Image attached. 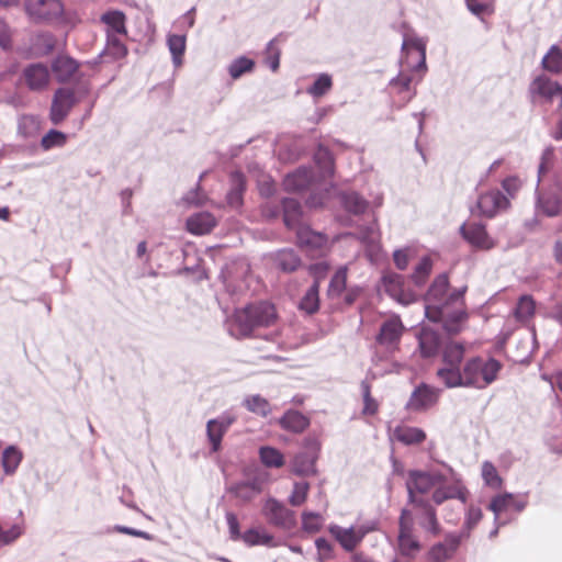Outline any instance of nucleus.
Returning a JSON list of instances; mask_svg holds the SVG:
<instances>
[{"instance_id": "nucleus-21", "label": "nucleus", "mask_w": 562, "mask_h": 562, "mask_svg": "<svg viewBox=\"0 0 562 562\" xmlns=\"http://www.w3.org/2000/svg\"><path fill=\"white\" fill-rule=\"evenodd\" d=\"M420 355L424 358L437 356L440 348V336L431 328L423 327L418 336Z\"/></svg>"}, {"instance_id": "nucleus-34", "label": "nucleus", "mask_w": 562, "mask_h": 562, "mask_svg": "<svg viewBox=\"0 0 562 562\" xmlns=\"http://www.w3.org/2000/svg\"><path fill=\"white\" fill-rule=\"evenodd\" d=\"M542 68L552 74L562 72V50L559 46L553 45L544 55L541 61Z\"/></svg>"}, {"instance_id": "nucleus-44", "label": "nucleus", "mask_w": 562, "mask_h": 562, "mask_svg": "<svg viewBox=\"0 0 562 562\" xmlns=\"http://www.w3.org/2000/svg\"><path fill=\"white\" fill-rule=\"evenodd\" d=\"M432 270V261L431 259L426 256L423 257L419 261V263L415 267V270L412 274V279L415 284L423 285L427 278L429 277L430 272Z\"/></svg>"}, {"instance_id": "nucleus-38", "label": "nucleus", "mask_w": 562, "mask_h": 562, "mask_svg": "<svg viewBox=\"0 0 562 562\" xmlns=\"http://www.w3.org/2000/svg\"><path fill=\"white\" fill-rule=\"evenodd\" d=\"M360 386L363 398V407L361 414L363 416H374L379 412L380 405L371 394V385L368 381H362Z\"/></svg>"}, {"instance_id": "nucleus-6", "label": "nucleus", "mask_w": 562, "mask_h": 562, "mask_svg": "<svg viewBox=\"0 0 562 562\" xmlns=\"http://www.w3.org/2000/svg\"><path fill=\"white\" fill-rule=\"evenodd\" d=\"M442 482V473L412 471L407 481V490L412 502L418 506L420 501L416 499V494H427L435 491L437 485Z\"/></svg>"}, {"instance_id": "nucleus-48", "label": "nucleus", "mask_w": 562, "mask_h": 562, "mask_svg": "<svg viewBox=\"0 0 562 562\" xmlns=\"http://www.w3.org/2000/svg\"><path fill=\"white\" fill-rule=\"evenodd\" d=\"M310 492V484L307 482L294 483L292 494L289 497V503L292 506H301L307 499Z\"/></svg>"}, {"instance_id": "nucleus-16", "label": "nucleus", "mask_w": 562, "mask_h": 562, "mask_svg": "<svg viewBox=\"0 0 562 562\" xmlns=\"http://www.w3.org/2000/svg\"><path fill=\"white\" fill-rule=\"evenodd\" d=\"M439 394L438 389L422 384L412 393L407 407L413 411H426L438 402Z\"/></svg>"}, {"instance_id": "nucleus-46", "label": "nucleus", "mask_w": 562, "mask_h": 562, "mask_svg": "<svg viewBox=\"0 0 562 562\" xmlns=\"http://www.w3.org/2000/svg\"><path fill=\"white\" fill-rule=\"evenodd\" d=\"M67 136L63 132L57 130H50L47 134H45L41 140V146L48 150L53 147H61L66 144Z\"/></svg>"}, {"instance_id": "nucleus-15", "label": "nucleus", "mask_w": 562, "mask_h": 562, "mask_svg": "<svg viewBox=\"0 0 562 562\" xmlns=\"http://www.w3.org/2000/svg\"><path fill=\"white\" fill-rule=\"evenodd\" d=\"M476 206L481 215L494 217L498 211L509 206V201L498 190H493L481 194Z\"/></svg>"}, {"instance_id": "nucleus-40", "label": "nucleus", "mask_w": 562, "mask_h": 562, "mask_svg": "<svg viewBox=\"0 0 562 562\" xmlns=\"http://www.w3.org/2000/svg\"><path fill=\"white\" fill-rule=\"evenodd\" d=\"M168 47L172 55L173 63L181 65L182 56L186 52V36L179 34H171L168 36Z\"/></svg>"}, {"instance_id": "nucleus-35", "label": "nucleus", "mask_w": 562, "mask_h": 562, "mask_svg": "<svg viewBox=\"0 0 562 562\" xmlns=\"http://www.w3.org/2000/svg\"><path fill=\"white\" fill-rule=\"evenodd\" d=\"M340 199L344 207L353 214H362L368 207V202L356 192L342 193Z\"/></svg>"}, {"instance_id": "nucleus-53", "label": "nucleus", "mask_w": 562, "mask_h": 562, "mask_svg": "<svg viewBox=\"0 0 562 562\" xmlns=\"http://www.w3.org/2000/svg\"><path fill=\"white\" fill-rule=\"evenodd\" d=\"M452 552L448 549V546L446 543H437L431 547L429 550V558L434 562H443L448 558H450Z\"/></svg>"}, {"instance_id": "nucleus-58", "label": "nucleus", "mask_w": 562, "mask_h": 562, "mask_svg": "<svg viewBox=\"0 0 562 562\" xmlns=\"http://www.w3.org/2000/svg\"><path fill=\"white\" fill-rule=\"evenodd\" d=\"M251 490L254 493H260V488L257 487L255 484H237L232 488V491L236 494L238 497H243L245 499H250L251 495L248 494V491Z\"/></svg>"}, {"instance_id": "nucleus-62", "label": "nucleus", "mask_w": 562, "mask_h": 562, "mask_svg": "<svg viewBox=\"0 0 562 562\" xmlns=\"http://www.w3.org/2000/svg\"><path fill=\"white\" fill-rule=\"evenodd\" d=\"M11 45V37L8 25L0 20V46L8 48Z\"/></svg>"}, {"instance_id": "nucleus-5", "label": "nucleus", "mask_w": 562, "mask_h": 562, "mask_svg": "<svg viewBox=\"0 0 562 562\" xmlns=\"http://www.w3.org/2000/svg\"><path fill=\"white\" fill-rule=\"evenodd\" d=\"M25 11L34 22H53L64 14L60 0H25Z\"/></svg>"}, {"instance_id": "nucleus-45", "label": "nucleus", "mask_w": 562, "mask_h": 562, "mask_svg": "<svg viewBox=\"0 0 562 562\" xmlns=\"http://www.w3.org/2000/svg\"><path fill=\"white\" fill-rule=\"evenodd\" d=\"M482 477L484 482L493 488H499L502 486L503 480L498 475L494 464L490 461H485L482 464Z\"/></svg>"}, {"instance_id": "nucleus-60", "label": "nucleus", "mask_w": 562, "mask_h": 562, "mask_svg": "<svg viewBox=\"0 0 562 562\" xmlns=\"http://www.w3.org/2000/svg\"><path fill=\"white\" fill-rule=\"evenodd\" d=\"M394 263L400 270H405L409 259L406 250H396L393 255Z\"/></svg>"}, {"instance_id": "nucleus-52", "label": "nucleus", "mask_w": 562, "mask_h": 562, "mask_svg": "<svg viewBox=\"0 0 562 562\" xmlns=\"http://www.w3.org/2000/svg\"><path fill=\"white\" fill-rule=\"evenodd\" d=\"M303 529L308 532H317L323 526L322 516L315 513H304L302 516Z\"/></svg>"}, {"instance_id": "nucleus-64", "label": "nucleus", "mask_w": 562, "mask_h": 562, "mask_svg": "<svg viewBox=\"0 0 562 562\" xmlns=\"http://www.w3.org/2000/svg\"><path fill=\"white\" fill-rule=\"evenodd\" d=\"M269 52L272 54L271 60H270V68L273 71H277L280 64V52L278 49L274 50L272 43L269 45Z\"/></svg>"}, {"instance_id": "nucleus-17", "label": "nucleus", "mask_w": 562, "mask_h": 562, "mask_svg": "<svg viewBox=\"0 0 562 562\" xmlns=\"http://www.w3.org/2000/svg\"><path fill=\"white\" fill-rule=\"evenodd\" d=\"M403 331L404 326L400 317L393 316L382 324L376 340L382 346L394 348L400 342Z\"/></svg>"}, {"instance_id": "nucleus-11", "label": "nucleus", "mask_w": 562, "mask_h": 562, "mask_svg": "<svg viewBox=\"0 0 562 562\" xmlns=\"http://www.w3.org/2000/svg\"><path fill=\"white\" fill-rule=\"evenodd\" d=\"M369 531L370 529L364 526L342 528L333 525L329 527L330 535L347 552H353Z\"/></svg>"}, {"instance_id": "nucleus-56", "label": "nucleus", "mask_w": 562, "mask_h": 562, "mask_svg": "<svg viewBox=\"0 0 562 562\" xmlns=\"http://www.w3.org/2000/svg\"><path fill=\"white\" fill-rule=\"evenodd\" d=\"M226 521L229 529L231 539L236 541L243 539V533H240L239 522L237 516L234 513L226 514Z\"/></svg>"}, {"instance_id": "nucleus-23", "label": "nucleus", "mask_w": 562, "mask_h": 562, "mask_svg": "<svg viewBox=\"0 0 562 562\" xmlns=\"http://www.w3.org/2000/svg\"><path fill=\"white\" fill-rule=\"evenodd\" d=\"M215 225L214 216L207 212L194 214L187 220V229L194 235L207 234Z\"/></svg>"}, {"instance_id": "nucleus-3", "label": "nucleus", "mask_w": 562, "mask_h": 562, "mask_svg": "<svg viewBox=\"0 0 562 562\" xmlns=\"http://www.w3.org/2000/svg\"><path fill=\"white\" fill-rule=\"evenodd\" d=\"M278 321L276 306L262 301L236 310L232 317L231 333L236 338L250 337L258 328L274 326Z\"/></svg>"}, {"instance_id": "nucleus-9", "label": "nucleus", "mask_w": 562, "mask_h": 562, "mask_svg": "<svg viewBox=\"0 0 562 562\" xmlns=\"http://www.w3.org/2000/svg\"><path fill=\"white\" fill-rule=\"evenodd\" d=\"M296 243L300 248L312 256H323L328 250V237L312 231L308 226H299L296 229Z\"/></svg>"}, {"instance_id": "nucleus-55", "label": "nucleus", "mask_w": 562, "mask_h": 562, "mask_svg": "<svg viewBox=\"0 0 562 562\" xmlns=\"http://www.w3.org/2000/svg\"><path fill=\"white\" fill-rule=\"evenodd\" d=\"M315 159L318 164H323V169L325 173L331 175L334 170L333 166V158L330 156V153L327 149H319L316 155Z\"/></svg>"}, {"instance_id": "nucleus-18", "label": "nucleus", "mask_w": 562, "mask_h": 562, "mask_svg": "<svg viewBox=\"0 0 562 562\" xmlns=\"http://www.w3.org/2000/svg\"><path fill=\"white\" fill-rule=\"evenodd\" d=\"M538 209L549 217L562 213V191H543L539 193L537 201Z\"/></svg>"}, {"instance_id": "nucleus-24", "label": "nucleus", "mask_w": 562, "mask_h": 562, "mask_svg": "<svg viewBox=\"0 0 562 562\" xmlns=\"http://www.w3.org/2000/svg\"><path fill=\"white\" fill-rule=\"evenodd\" d=\"M394 438L404 445H418L426 440V432L418 427L397 426L393 431Z\"/></svg>"}, {"instance_id": "nucleus-36", "label": "nucleus", "mask_w": 562, "mask_h": 562, "mask_svg": "<svg viewBox=\"0 0 562 562\" xmlns=\"http://www.w3.org/2000/svg\"><path fill=\"white\" fill-rule=\"evenodd\" d=\"M535 310L536 303L530 295H522L518 300L514 315L517 321L527 322L533 316Z\"/></svg>"}, {"instance_id": "nucleus-14", "label": "nucleus", "mask_w": 562, "mask_h": 562, "mask_svg": "<svg viewBox=\"0 0 562 562\" xmlns=\"http://www.w3.org/2000/svg\"><path fill=\"white\" fill-rule=\"evenodd\" d=\"M50 68L58 82L67 83L77 79L80 64L72 57L60 54L54 58Z\"/></svg>"}, {"instance_id": "nucleus-28", "label": "nucleus", "mask_w": 562, "mask_h": 562, "mask_svg": "<svg viewBox=\"0 0 562 562\" xmlns=\"http://www.w3.org/2000/svg\"><path fill=\"white\" fill-rule=\"evenodd\" d=\"M283 206V221L289 228L297 229L300 225V218L302 215L301 204L295 199H284L282 201Z\"/></svg>"}, {"instance_id": "nucleus-25", "label": "nucleus", "mask_w": 562, "mask_h": 562, "mask_svg": "<svg viewBox=\"0 0 562 562\" xmlns=\"http://www.w3.org/2000/svg\"><path fill=\"white\" fill-rule=\"evenodd\" d=\"M276 266L283 272H293L302 263L299 255L292 249H282L274 254Z\"/></svg>"}, {"instance_id": "nucleus-22", "label": "nucleus", "mask_w": 562, "mask_h": 562, "mask_svg": "<svg viewBox=\"0 0 562 562\" xmlns=\"http://www.w3.org/2000/svg\"><path fill=\"white\" fill-rule=\"evenodd\" d=\"M383 290L400 303H407V294L404 290V280L401 274L389 272L382 278Z\"/></svg>"}, {"instance_id": "nucleus-20", "label": "nucleus", "mask_w": 562, "mask_h": 562, "mask_svg": "<svg viewBox=\"0 0 562 562\" xmlns=\"http://www.w3.org/2000/svg\"><path fill=\"white\" fill-rule=\"evenodd\" d=\"M234 420L235 419L233 417H222L220 419H211L207 422L206 432L214 452L220 450L223 436Z\"/></svg>"}, {"instance_id": "nucleus-54", "label": "nucleus", "mask_w": 562, "mask_h": 562, "mask_svg": "<svg viewBox=\"0 0 562 562\" xmlns=\"http://www.w3.org/2000/svg\"><path fill=\"white\" fill-rule=\"evenodd\" d=\"M468 9L475 15L491 14L493 8L490 3L479 2L477 0H467Z\"/></svg>"}, {"instance_id": "nucleus-19", "label": "nucleus", "mask_w": 562, "mask_h": 562, "mask_svg": "<svg viewBox=\"0 0 562 562\" xmlns=\"http://www.w3.org/2000/svg\"><path fill=\"white\" fill-rule=\"evenodd\" d=\"M24 79L32 90H42L49 82L48 68L43 64H33L24 69Z\"/></svg>"}, {"instance_id": "nucleus-37", "label": "nucleus", "mask_w": 562, "mask_h": 562, "mask_svg": "<svg viewBox=\"0 0 562 562\" xmlns=\"http://www.w3.org/2000/svg\"><path fill=\"white\" fill-rule=\"evenodd\" d=\"M318 291L319 283L318 281H315L302 297L300 308L308 314L315 313L319 307Z\"/></svg>"}, {"instance_id": "nucleus-50", "label": "nucleus", "mask_w": 562, "mask_h": 562, "mask_svg": "<svg viewBox=\"0 0 562 562\" xmlns=\"http://www.w3.org/2000/svg\"><path fill=\"white\" fill-rule=\"evenodd\" d=\"M108 50L114 58H123L128 52L122 40L113 33H108Z\"/></svg>"}, {"instance_id": "nucleus-27", "label": "nucleus", "mask_w": 562, "mask_h": 562, "mask_svg": "<svg viewBox=\"0 0 562 562\" xmlns=\"http://www.w3.org/2000/svg\"><path fill=\"white\" fill-rule=\"evenodd\" d=\"M312 181V173L307 169H297L295 172L290 173L283 181L286 191H301L306 189Z\"/></svg>"}, {"instance_id": "nucleus-2", "label": "nucleus", "mask_w": 562, "mask_h": 562, "mask_svg": "<svg viewBox=\"0 0 562 562\" xmlns=\"http://www.w3.org/2000/svg\"><path fill=\"white\" fill-rule=\"evenodd\" d=\"M448 274L437 276L427 294L426 316L432 322H442L443 328L452 335L461 331L468 319L464 308L463 295L467 288L456 289L449 292Z\"/></svg>"}, {"instance_id": "nucleus-59", "label": "nucleus", "mask_w": 562, "mask_h": 562, "mask_svg": "<svg viewBox=\"0 0 562 562\" xmlns=\"http://www.w3.org/2000/svg\"><path fill=\"white\" fill-rule=\"evenodd\" d=\"M483 514L481 508L475 506H470L467 513V526L469 529H472L476 524L482 519Z\"/></svg>"}, {"instance_id": "nucleus-51", "label": "nucleus", "mask_w": 562, "mask_h": 562, "mask_svg": "<svg viewBox=\"0 0 562 562\" xmlns=\"http://www.w3.org/2000/svg\"><path fill=\"white\" fill-rule=\"evenodd\" d=\"M232 180L235 183V188L228 193V202L231 204H238L245 190V179L241 173L235 172L232 175Z\"/></svg>"}, {"instance_id": "nucleus-63", "label": "nucleus", "mask_w": 562, "mask_h": 562, "mask_svg": "<svg viewBox=\"0 0 562 562\" xmlns=\"http://www.w3.org/2000/svg\"><path fill=\"white\" fill-rule=\"evenodd\" d=\"M553 158V150L547 149L541 158V164L539 166V173H544L548 171Z\"/></svg>"}, {"instance_id": "nucleus-10", "label": "nucleus", "mask_w": 562, "mask_h": 562, "mask_svg": "<svg viewBox=\"0 0 562 562\" xmlns=\"http://www.w3.org/2000/svg\"><path fill=\"white\" fill-rule=\"evenodd\" d=\"M262 514L272 526L290 529L294 526V513L276 498H268L262 507Z\"/></svg>"}, {"instance_id": "nucleus-43", "label": "nucleus", "mask_w": 562, "mask_h": 562, "mask_svg": "<svg viewBox=\"0 0 562 562\" xmlns=\"http://www.w3.org/2000/svg\"><path fill=\"white\" fill-rule=\"evenodd\" d=\"M333 87L331 77L328 74L319 75L314 83L307 89V93L314 98H321Z\"/></svg>"}, {"instance_id": "nucleus-42", "label": "nucleus", "mask_w": 562, "mask_h": 562, "mask_svg": "<svg viewBox=\"0 0 562 562\" xmlns=\"http://www.w3.org/2000/svg\"><path fill=\"white\" fill-rule=\"evenodd\" d=\"M245 406L249 412L262 417H266L271 412L269 402L260 395H252L247 397L245 400Z\"/></svg>"}, {"instance_id": "nucleus-33", "label": "nucleus", "mask_w": 562, "mask_h": 562, "mask_svg": "<svg viewBox=\"0 0 562 562\" xmlns=\"http://www.w3.org/2000/svg\"><path fill=\"white\" fill-rule=\"evenodd\" d=\"M248 547L254 546H273V537L262 529H248L243 533L241 539Z\"/></svg>"}, {"instance_id": "nucleus-57", "label": "nucleus", "mask_w": 562, "mask_h": 562, "mask_svg": "<svg viewBox=\"0 0 562 562\" xmlns=\"http://www.w3.org/2000/svg\"><path fill=\"white\" fill-rule=\"evenodd\" d=\"M502 187L512 198H514L521 187V181L517 177H508L503 180Z\"/></svg>"}, {"instance_id": "nucleus-1", "label": "nucleus", "mask_w": 562, "mask_h": 562, "mask_svg": "<svg viewBox=\"0 0 562 562\" xmlns=\"http://www.w3.org/2000/svg\"><path fill=\"white\" fill-rule=\"evenodd\" d=\"M465 345L450 340L441 349V367L437 378L448 389L476 387L484 389L497 378L502 364L494 358L483 359L479 356L469 358L465 362Z\"/></svg>"}, {"instance_id": "nucleus-39", "label": "nucleus", "mask_w": 562, "mask_h": 562, "mask_svg": "<svg viewBox=\"0 0 562 562\" xmlns=\"http://www.w3.org/2000/svg\"><path fill=\"white\" fill-rule=\"evenodd\" d=\"M259 456L261 462L268 468H281L284 464L283 454L276 448L261 447Z\"/></svg>"}, {"instance_id": "nucleus-4", "label": "nucleus", "mask_w": 562, "mask_h": 562, "mask_svg": "<svg viewBox=\"0 0 562 562\" xmlns=\"http://www.w3.org/2000/svg\"><path fill=\"white\" fill-rule=\"evenodd\" d=\"M398 525V551L402 555L414 559L422 550V544L414 535V526L409 512L405 509L402 512Z\"/></svg>"}, {"instance_id": "nucleus-8", "label": "nucleus", "mask_w": 562, "mask_h": 562, "mask_svg": "<svg viewBox=\"0 0 562 562\" xmlns=\"http://www.w3.org/2000/svg\"><path fill=\"white\" fill-rule=\"evenodd\" d=\"M469 497V491L461 480L447 479L442 474V482L432 492V501L440 505L448 499H459L464 505Z\"/></svg>"}, {"instance_id": "nucleus-13", "label": "nucleus", "mask_w": 562, "mask_h": 562, "mask_svg": "<svg viewBox=\"0 0 562 562\" xmlns=\"http://www.w3.org/2000/svg\"><path fill=\"white\" fill-rule=\"evenodd\" d=\"M462 237L474 248L490 250L495 246L493 239L488 236L485 226L480 223H464L460 227Z\"/></svg>"}, {"instance_id": "nucleus-61", "label": "nucleus", "mask_w": 562, "mask_h": 562, "mask_svg": "<svg viewBox=\"0 0 562 562\" xmlns=\"http://www.w3.org/2000/svg\"><path fill=\"white\" fill-rule=\"evenodd\" d=\"M315 546L319 553L324 554L326 558H329L333 551L331 543L325 538H318L315 541Z\"/></svg>"}, {"instance_id": "nucleus-41", "label": "nucleus", "mask_w": 562, "mask_h": 562, "mask_svg": "<svg viewBox=\"0 0 562 562\" xmlns=\"http://www.w3.org/2000/svg\"><path fill=\"white\" fill-rule=\"evenodd\" d=\"M412 76L405 72H401L395 79L391 81L392 89L398 93L404 94L403 100L408 101L413 97L412 92Z\"/></svg>"}, {"instance_id": "nucleus-26", "label": "nucleus", "mask_w": 562, "mask_h": 562, "mask_svg": "<svg viewBox=\"0 0 562 562\" xmlns=\"http://www.w3.org/2000/svg\"><path fill=\"white\" fill-rule=\"evenodd\" d=\"M280 425L285 430L299 434L308 427L310 420L297 411H289L280 419Z\"/></svg>"}, {"instance_id": "nucleus-31", "label": "nucleus", "mask_w": 562, "mask_h": 562, "mask_svg": "<svg viewBox=\"0 0 562 562\" xmlns=\"http://www.w3.org/2000/svg\"><path fill=\"white\" fill-rule=\"evenodd\" d=\"M22 459H23V453L19 448H16L15 446L7 447L3 450L2 458H1L4 473L8 475H12L13 473H15Z\"/></svg>"}, {"instance_id": "nucleus-47", "label": "nucleus", "mask_w": 562, "mask_h": 562, "mask_svg": "<svg viewBox=\"0 0 562 562\" xmlns=\"http://www.w3.org/2000/svg\"><path fill=\"white\" fill-rule=\"evenodd\" d=\"M347 284V268H339L336 273L333 276L329 283V293L331 295L339 296L346 289Z\"/></svg>"}, {"instance_id": "nucleus-12", "label": "nucleus", "mask_w": 562, "mask_h": 562, "mask_svg": "<svg viewBox=\"0 0 562 562\" xmlns=\"http://www.w3.org/2000/svg\"><path fill=\"white\" fill-rule=\"evenodd\" d=\"M529 94L533 102L544 100L551 102L555 97L562 101V87L544 75L536 77L529 86Z\"/></svg>"}, {"instance_id": "nucleus-29", "label": "nucleus", "mask_w": 562, "mask_h": 562, "mask_svg": "<svg viewBox=\"0 0 562 562\" xmlns=\"http://www.w3.org/2000/svg\"><path fill=\"white\" fill-rule=\"evenodd\" d=\"M488 509L492 510L495 516H499L502 513L509 509L520 510L521 506L513 494L505 493L493 497L488 505Z\"/></svg>"}, {"instance_id": "nucleus-49", "label": "nucleus", "mask_w": 562, "mask_h": 562, "mask_svg": "<svg viewBox=\"0 0 562 562\" xmlns=\"http://www.w3.org/2000/svg\"><path fill=\"white\" fill-rule=\"evenodd\" d=\"M255 63L247 57H239L234 60L229 66V75L232 78L237 79L245 72L251 71Z\"/></svg>"}, {"instance_id": "nucleus-30", "label": "nucleus", "mask_w": 562, "mask_h": 562, "mask_svg": "<svg viewBox=\"0 0 562 562\" xmlns=\"http://www.w3.org/2000/svg\"><path fill=\"white\" fill-rule=\"evenodd\" d=\"M418 507L423 508L425 520L420 522V526L432 536H439L441 527L437 519V513L432 505L428 502L422 501L418 503Z\"/></svg>"}, {"instance_id": "nucleus-7", "label": "nucleus", "mask_w": 562, "mask_h": 562, "mask_svg": "<svg viewBox=\"0 0 562 562\" xmlns=\"http://www.w3.org/2000/svg\"><path fill=\"white\" fill-rule=\"evenodd\" d=\"M77 102L78 100L72 88H58L54 93L49 111L52 123L58 125L64 122Z\"/></svg>"}, {"instance_id": "nucleus-32", "label": "nucleus", "mask_w": 562, "mask_h": 562, "mask_svg": "<svg viewBox=\"0 0 562 562\" xmlns=\"http://www.w3.org/2000/svg\"><path fill=\"white\" fill-rule=\"evenodd\" d=\"M101 21L109 26L108 33L115 35H126L125 14L121 11H111L102 15Z\"/></svg>"}]
</instances>
